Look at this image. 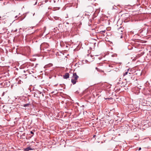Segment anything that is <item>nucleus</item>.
<instances>
[{
    "label": "nucleus",
    "mask_w": 151,
    "mask_h": 151,
    "mask_svg": "<svg viewBox=\"0 0 151 151\" xmlns=\"http://www.w3.org/2000/svg\"><path fill=\"white\" fill-rule=\"evenodd\" d=\"M78 78V76L77 75L76 73H73L72 78L71 79V82L74 85L76 83Z\"/></svg>",
    "instance_id": "1"
},
{
    "label": "nucleus",
    "mask_w": 151,
    "mask_h": 151,
    "mask_svg": "<svg viewBox=\"0 0 151 151\" xmlns=\"http://www.w3.org/2000/svg\"><path fill=\"white\" fill-rule=\"evenodd\" d=\"M123 30L124 28L120 27L118 29L117 32L120 34H122L123 31Z\"/></svg>",
    "instance_id": "2"
},
{
    "label": "nucleus",
    "mask_w": 151,
    "mask_h": 151,
    "mask_svg": "<svg viewBox=\"0 0 151 151\" xmlns=\"http://www.w3.org/2000/svg\"><path fill=\"white\" fill-rule=\"evenodd\" d=\"M69 77V74L68 73H66L63 76V78L64 79H67Z\"/></svg>",
    "instance_id": "3"
},
{
    "label": "nucleus",
    "mask_w": 151,
    "mask_h": 151,
    "mask_svg": "<svg viewBox=\"0 0 151 151\" xmlns=\"http://www.w3.org/2000/svg\"><path fill=\"white\" fill-rule=\"evenodd\" d=\"M6 16H3L2 17L0 16V19H2L4 20L5 18H6Z\"/></svg>",
    "instance_id": "4"
},
{
    "label": "nucleus",
    "mask_w": 151,
    "mask_h": 151,
    "mask_svg": "<svg viewBox=\"0 0 151 151\" xmlns=\"http://www.w3.org/2000/svg\"><path fill=\"white\" fill-rule=\"evenodd\" d=\"M32 149L29 147H28L25 149V151H28L29 150H31Z\"/></svg>",
    "instance_id": "5"
},
{
    "label": "nucleus",
    "mask_w": 151,
    "mask_h": 151,
    "mask_svg": "<svg viewBox=\"0 0 151 151\" xmlns=\"http://www.w3.org/2000/svg\"><path fill=\"white\" fill-rule=\"evenodd\" d=\"M128 70L127 71H126L125 73H124L123 74V76H126V75H127L128 73V70Z\"/></svg>",
    "instance_id": "6"
},
{
    "label": "nucleus",
    "mask_w": 151,
    "mask_h": 151,
    "mask_svg": "<svg viewBox=\"0 0 151 151\" xmlns=\"http://www.w3.org/2000/svg\"><path fill=\"white\" fill-rule=\"evenodd\" d=\"M29 105H30V104H24L23 106L24 107H27L28 106H29Z\"/></svg>",
    "instance_id": "7"
},
{
    "label": "nucleus",
    "mask_w": 151,
    "mask_h": 151,
    "mask_svg": "<svg viewBox=\"0 0 151 151\" xmlns=\"http://www.w3.org/2000/svg\"><path fill=\"white\" fill-rule=\"evenodd\" d=\"M54 19L56 20H58L59 19V17H54Z\"/></svg>",
    "instance_id": "8"
},
{
    "label": "nucleus",
    "mask_w": 151,
    "mask_h": 151,
    "mask_svg": "<svg viewBox=\"0 0 151 151\" xmlns=\"http://www.w3.org/2000/svg\"><path fill=\"white\" fill-rule=\"evenodd\" d=\"M126 85V84L125 83L122 82V83L121 86L122 87L123 86H124L125 85Z\"/></svg>",
    "instance_id": "9"
},
{
    "label": "nucleus",
    "mask_w": 151,
    "mask_h": 151,
    "mask_svg": "<svg viewBox=\"0 0 151 151\" xmlns=\"http://www.w3.org/2000/svg\"><path fill=\"white\" fill-rule=\"evenodd\" d=\"M117 56V55L116 54L112 55L111 56L112 57H116Z\"/></svg>",
    "instance_id": "10"
},
{
    "label": "nucleus",
    "mask_w": 151,
    "mask_h": 151,
    "mask_svg": "<svg viewBox=\"0 0 151 151\" xmlns=\"http://www.w3.org/2000/svg\"><path fill=\"white\" fill-rule=\"evenodd\" d=\"M35 1H36L35 2V4H34V5H36L37 3V0H34Z\"/></svg>",
    "instance_id": "11"
},
{
    "label": "nucleus",
    "mask_w": 151,
    "mask_h": 151,
    "mask_svg": "<svg viewBox=\"0 0 151 151\" xmlns=\"http://www.w3.org/2000/svg\"><path fill=\"white\" fill-rule=\"evenodd\" d=\"M120 38H123V36L122 34H121Z\"/></svg>",
    "instance_id": "12"
},
{
    "label": "nucleus",
    "mask_w": 151,
    "mask_h": 151,
    "mask_svg": "<svg viewBox=\"0 0 151 151\" xmlns=\"http://www.w3.org/2000/svg\"><path fill=\"white\" fill-rule=\"evenodd\" d=\"M30 133H31V134H34V133L32 131H31L30 132Z\"/></svg>",
    "instance_id": "13"
},
{
    "label": "nucleus",
    "mask_w": 151,
    "mask_h": 151,
    "mask_svg": "<svg viewBox=\"0 0 151 151\" xmlns=\"http://www.w3.org/2000/svg\"><path fill=\"white\" fill-rule=\"evenodd\" d=\"M105 30H104V31H101V32H105Z\"/></svg>",
    "instance_id": "14"
},
{
    "label": "nucleus",
    "mask_w": 151,
    "mask_h": 151,
    "mask_svg": "<svg viewBox=\"0 0 151 151\" xmlns=\"http://www.w3.org/2000/svg\"><path fill=\"white\" fill-rule=\"evenodd\" d=\"M141 149V147H139V150H140Z\"/></svg>",
    "instance_id": "15"
},
{
    "label": "nucleus",
    "mask_w": 151,
    "mask_h": 151,
    "mask_svg": "<svg viewBox=\"0 0 151 151\" xmlns=\"http://www.w3.org/2000/svg\"><path fill=\"white\" fill-rule=\"evenodd\" d=\"M6 119L8 121H9L10 120V119Z\"/></svg>",
    "instance_id": "16"
},
{
    "label": "nucleus",
    "mask_w": 151,
    "mask_h": 151,
    "mask_svg": "<svg viewBox=\"0 0 151 151\" xmlns=\"http://www.w3.org/2000/svg\"><path fill=\"white\" fill-rule=\"evenodd\" d=\"M96 136V135H94L93 136V137H95Z\"/></svg>",
    "instance_id": "17"
},
{
    "label": "nucleus",
    "mask_w": 151,
    "mask_h": 151,
    "mask_svg": "<svg viewBox=\"0 0 151 151\" xmlns=\"http://www.w3.org/2000/svg\"><path fill=\"white\" fill-rule=\"evenodd\" d=\"M17 17V16H16L15 17V18H16Z\"/></svg>",
    "instance_id": "18"
},
{
    "label": "nucleus",
    "mask_w": 151,
    "mask_h": 151,
    "mask_svg": "<svg viewBox=\"0 0 151 151\" xmlns=\"http://www.w3.org/2000/svg\"><path fill=\"white\" fill-rule=\"evenodd\" d=\"M17 29H16V30H15V32H17Z\"/></svg>",
    "instance_id": "19"
},
{
    "label": "nucleus",
    "mask_w": 151,
    "mask_h": 151,
    "mask_svg": "<svg viewBox=\"0 0 151 151\" xmlns=\"http://www.w3.org/2000/svg\"><path fill=\"white\" fill-rule=\"evenodd\" d=\"M26 75H23V76H26Z\"/></svg>",
    "instance_id": "20"
},
{
    "label": "nucleus",
    "mask_w": 151,
    "mask_h": 151,
    "mask_svg": "<svg viewBox=\"0 0 151 151\" xmlns=\"http://www.w3.org/2000/svg\"><path fill=\"white\" fill-rule=\"evenodd\" d=\"M96 70H97L98 68H97V67H96Z\"/></svg>",
    "instance_id": "21"
},
{
    "label": "nucleus",
    "mask_w": 151,
    "mask_h": 151,
    "mask_svg": "<svg viewBox=\"0 0 151 151\" xmlns=\"http://www.w3.org/2000/svg\"><path fill=\"white\" fill-rule=\"evenodd\" d=\"M33 136V135H32V136H31V137H30V138H31V137H32Z\"/></svg>",
    "instance_id": "22"
},
{
    "label": "nucleus",
    "mask_w": 151,
    "mask_h": 151,
    "mask_svg": "<svg viewBox=\"0 0 151 151\" xmlns=\"http://www.w3.org/2000/svg\"><path fill=\"white\" fill-rule=\"evenodd\" d=\"M29 48V47H27L26 48Z\"/></svg>",
    "instance_id": "23"
}]
</instances>
